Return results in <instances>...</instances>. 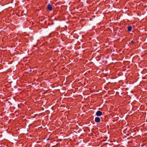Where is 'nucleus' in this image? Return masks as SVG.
<instances>
[{"label":"nucleus","instance_id":"1","mask_svg":"<svg viewBox=\"0 0 147 147\" xmlns=\"http://www.w3.org/2000/svg\"><path fill=\"white\" fill-rule=\"evenodd\" d=\"M47 9L49 11H51L53 9L52 5L49 4L47 6Z\"/></svg>","mask_w":147,"mask_h":147},{"label":"nucleus","instance_id":"2","mask_svg":"<svg viewBox=\"0 0 147 147\" xmlns=\"http://www.w3.org/2000/svg\"><path fill=\"white\" fill-rule=\"evenodd\" d=\"M102 115V113L100 111H98L96 113V115L98 116H100Z\"/></svg>","mask_w":147,"mask_h":147},{"label":"nucleus","instance_id":"3","mask_svg":"<svg viewBox=\"0 0 147 147\" xmlns=\"http://www.w3.org/2000/svg\"><path fill=\"white\" fill-rule=\"evenodd\" d=\"M95 121L97 123H98L100 121V118L99 117H97L95 118Z\"/></svg>","mask_w":147,"mask_h":147},{"label":"nucleus","instance_id":"4","mask_svg":"<svg viewBox=\"0 0 147 147\" xmlns=\"http://www.w3.org/2000/svg\"><path fill=\"white\" fill-rule=\"evenodd\" d=\"M132 29V27L131 26H129L128 27L127 30L129 31L130 32L131 31Z\"/></svg>","mask_w":147,"mask_h":147},{"label":"nucleus","instance_id":"5","mask_svg":"<svg viewBox=\"0 0 147 147\" xmlns=\"http://www.w3.org/2000/svg\"><path fill=\"white\" fill-rule=\"evenodd\" d=\"M135 42L134 41L132 40L131 41V43L133 44H134L135 43Z\"/></svg>","mask_w":147,"mask_h":147}]
</instances>
